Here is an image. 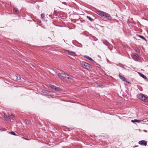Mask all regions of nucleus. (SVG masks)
Returning <instances> with one entry per match:
<instances>
[{
	"mask_svg": "<svg viewBox=\"0 0 148 148\" xmlns=\"http://www.w3.org/2000/svg\"><path fill=\"white\" fill-rule=\"evenodd\" d=\"M96 13L102 17L106 18L109 20L112 19V17L109 14L106 12L98 10L97 11Z\"/></svg>",
	"mask_w": 148,
	"mask_h": 148,
	"instance_id": "f257e3e1",
	"label": "nucleus"
},
{
	"mask_svg": "<svg viewBox=\"0 0 148 148\" xmlns=\"http://www.w3.org/2000/svg\"><path fill=\"white\" fill-rule=\"evenodd\" d=\"M137 97L138 98L144 101L148 102V97L145 95L143 94L142 93L138 94Z\"/></svg>",
	"mask_w": 148,
	"mask_h": 148,
	"instance_id": "f03ea898",
	"label": "nucleus"
},
{
	"mask_svg": "<svg viewBox=\"0 0 148 148\" xmlns=\"http://www.w3.org/2000/svg\"><path fill=\"white\" fill-rule=\"evenodd\" d=\"M81 64L83 67L87 69L90 67V65L89 64L84 62H81Z\"/></svg>",
	"mask_w": 148,
	"mask_h": 148,
	"instance_id": "7ed1b4c3",
	"label": "nucleus"
},
{
	"mask_svg": "<svg viewBox=\"0 0 148 148\" xmlns=\"http://www.w3.org/2000/svg\"><path fill=\"white\" fill-rule=\"evenodd\" d=\"M58 76L60 77L61 79H64L65 80L69 79L71 78L70 76H69V75H63L64 76H62V75H58Z\"/></svg>",
	"mask_w": 148,
	"mask_h": 148,
	"instance_id": "20e7f679",
	"label": "nucleus"
},
{
	"mask_svg": "<svg viewBox=\"0 0 148 148\" xmlns=\"http://www.w3.org/2000/svg\"><path fill=\"white\" fill-rule=\"evenodd\" d=\"M119 76L120 79H121L123 81L125 82L128 84H131L130 82L127 80V79L123 76H122L121 75H119Z\"/></svg>",
	"mask_w": 148,
	"mask_h": 148,
	"instance_id": "39448f33",
	"label": "nucleus"
},
{
	"mask_svg": "<svg viewBox=\"0 0 148 148\" xmlns=\"http://www.w3.org/2000/svg\"><path fill=\"white\" fill-rule=\"evenodd\" d=\"M12 75L13 79L14 80H18L21 79V77L19 76V75Z\"/></svg>",
	"mask_w": 148,
	"mask_h": 148,
	"instance_id": "423d86ee",
	"label": "nucleus"
},
{
	"mask_svg": "<svg viewBox=\"0 0 148 148\" xmlns=\"http://www.w3.org/2000/svg\"><path fill=\"white\" fill-rule=\"evenodd\" d=\"M138 143L140 145L146 146L147 145V142L144 140H141Z\"/></svg>",
	"mask_w": 148,
	"mask_h": 148,
	"instance_id": "0eeeda50",
	"label": "nucleus"
},
{
	"mask_svg": "<svg viewBox=\"0 0 148 148\" xmlns=\"http://www.w3.org/2000/svg\"><path fill=\"white\" fill-rule=\"evenodd\" d=\"M49 86L52 89L60 91V88L56 87L53 85H50Z\"/></svg>",
	"mask_w": 148,
	"mask_h": 148,
	"instance_id": "6e6552de",
	"label": "nucleus"
},
{
	"mask_svg": "<svg viewBox=\"0 0 148 148\" xmlns=\"http://www.w3.org/2000/svg\"><path fill=\"white\" fill-rule=\"evenodd\" d=\"M116 65L118 66H119L120 67L125 69H127V68H128V67L127 66L125 67L124 65L120 63H119V64H116Z\"/></svg>",
	"mask_w": 148,
	"mask_h": 148,
	"instance_id": "1a4fd4ad",
	"label": "nucleus"
},
{
	"mask_svg": "<svg viewBox=\"0 0 148 148\" xmlns=\"http://www.w3.org/2000/svg\"><path fill=\"white\" fill-rule=\"evenodd\" d=\"M4 117L5 118V119L7 121H10V116H8L7 114H5L4 115Z\"/></svg>",
	"mask_w": 148,
	"mask_h": 148,
	"instance_id": "9d476101",
	"label": "nucleus"
},
{
	"mask_svg": "<svg viewBox=\"0 0 148 148\" xmlns=\"http://www.w3.org/2000/svg\"><path fill=\"white\" fill-rule=\"evenodd\" d=\"M84 57L85 58L93 62L94 63H95V61L93 59H92L90 57H89L87 56H84Z\"/></svg>",
	"mask_w": 148,
	"mask_h": 148,
	"instance_id": "9b49d317",
	"label": "nucleus"
},
{
	"mask_svg": "<svg viewBox=\"0 0 148 148\" xmlns=\"http://www.w3.org/2000/svg\"><path fill=\"white\" fill-rule=\"evenodd\" d=\"M66 51L68 53H70L72 56H74L75 55V53L72 51H71L68 50H66Z\"/></svg>",
	"mask_w": 148,
	"mask_h": 148,
	"instance_id": "f8f14e48",
	"label": "nucleus"
},
{
	"mask_svg": "<svg viewBox=\"0 0 148 148\" xmlns=\"http://www.w3.org/2000/svg\"><path fill=\"white\" fill-rule=\"evenodd\" d=\"M102 42L104 44H105V45H106L107 46H108L109 45V42L107 40H103L102 41Z\"/></svg>",
	"mask_w": 148,
	"mask_h": 148,
	"instance_id": "ddd939ff",
	"label": "nucleus"
},
{
	"mask_svg": "<svg viewBox=\"0 0 148 148\" xmlns=\"http://www.w3.org/2000/svg\"><path fill=\"white\" fill-rule=\"evenodd\" d=\"M140 76L142 77L146 81H148V79L144 75H140Z\"/></svg>",
	"mask_w": 148,
	"mask_h": 148,
	"instance_id": "4468645a",
	"label": "nucleus"
},
{
	"mask_svg": "<svg viewBox=\"0 0 148 148\" xmlns=\"http://www.w3.org/2000/svg\"><path fill=\"white\" fill-rule=\"evenodd\" d=\"M131 122L133 123L137 122L138 123H139L140 122V121L137 119H134V120H132L131 121Z\"/></svg>",
	"mask_w": 148,
	"mask_h": 148,
	"instance_id": "2eb2a0df",
	"label": "nucleus"
},
{
	"mask_svg": "<svg viewBox=\"0 0 148 148\" xmlns=\"http://www.w3.org/2000/svg\"><path fill=\"white\" fill-rule=\"evenodd\" d=\"M13 11L14 12H16V14H18L19 12L18 9L15 8H14L13 9Z\"/></svg>",
	"mask_w": 148,
	"mask_h": 148,
	"instance_id": "dca6fc26",
	"label": "nucleus"
},
{
	"mask_svg": "<svg viewBox=\"0 0 148 148\" xmlns=\"http://www.w3.org/2000/svg\"><path fill=\"white\" fill-rule=\"evenodd\" d=\"M138 36L141 39H143V40L145 41H147V40L146 39H145V38L143 36H141V35H138Z\"/></svg>",
	"mask_w": 148,
	"mask_h": 148,
	"instance_id": "f3484780",
	"label": "nucleus"
},
{
	"mask_svg": "<svg viewBox=\"0 0 148 148\" xmlns=\"http://www.w3.org/2000/svg\"><path fill=\"white\" fill-rule=\"evenodd\" d=\"M87 18L91 22H92L94 21V19L91 18L90 16H87Z\"/></svg>",
	"mask_w": 148,
	"mask_h": 148,
	"instance_id": "a211bd4d",
	"label": "nucleus"
},
{
	"mask_svg": "<svg viewBox=\"0 0 148 148\" xmlns=\"http://www.w3.org/2000/svg\"><path fill=\"white\" fill-rule=\"evenodd\" d=\"M133 57L134 58L136 59H138L139 58V56L138 54H135L133 55Z\"/></svg>",
	"mask_w": 148,
	"mask_h": 148,
	"instance_id": "6ab92c4d",
	"label": "nucleus"
},
{
	"mask_svg": "<svg viewBox=\"0 0 148 148\" xmlns=\"http://www.w3.org/2000/svg\"><path fill=\"white\" fill-rule=\"evenodd\" d=\"M96 86L97 87H101L102 85L100 83H97L96 84Z\"/></svg>",
	"mask_w": 148,
	"mask_h": 148,
	"instance_id": "aec40b11",
	"label": "nucleus"
},
{
	"mask_svg": "<svg viewBox=\"0 0 148 148\" xmlns=\"http://www.w3.org/2000/svg\"><path fill=\"white\" fill-rule=\"evenodd\" d=\"M54 15H55V16H57L58 15V13L57 12L56 10H54L53 12Z\"/></svg>",
	"mask_w": 148,
	"mask_h": 148,
	"instance_id": "412c9836",
	"label": "nucleus"
},
{
	"mask_svg": "<svg viewBox=\"0 0 148 148\" xmlns=\"http://www.w3.org/2000/svg\"><path fill=\"white\" fill-rule=\"evenodd\" d=\"M10 134L12 135H14L15 136H16V134L13 132H10Z\"/></svg>",
	"mask_w": 148,
	"mask_h": 148,
	"instance_id": "4be33fe9",
	"label": "nucleus"
},
{
	"mask_svg": "<svg viewBox=\"0 0 148 148\" xmlns=\"http://www.w3.org/2000/svg\"><path fill=\"white\" fill-rule=\"evenodd\" d=\"M76 22L77 23H81V21L78 19L76 21Z\"/></svg>",
	"mask_w": 148,
	"mask_h": 148,
	"instance_id": "5701e85b",
	"label": "nucleus"
},
{
	"mask_svg": "<svg viewBox=\"0 0 148 148\" xmlns=\"http://www.w3.org/2000/svg\"><path fill=\"white\" fill-rule=\"evenodd\" d=\"M41 18H44L45 17V15H44V14H41Z\"/></svg>",
	"mask_w": 148,
	"mask_h": 148,
	"instance_id": "b1692460",
	"label": "nucleus"
},
{
	"mask_svg": "<svg viewBox=\"0 0 148 148\" xmlns=\"http://www.w3.org/2000/svg\"><path fill=\"white\" fill-rule=\"evenodd\" d=\"M10 119L11 118H13L14 117V115H13V114H11V115H10Z\"/></svg>",
	"mask_w": 148,
	"mask_h": 148,
	"instance_id": "393cba45",
	"label": "nucleus"
},
{
	"mask_svg": "<svg viewBox=\"0 0 148 148\" xmlns=\"http://www.w3.org/2000/svg\"><path fill=\"white\" fill-rule=\"evenodd\" d=\"M58 74H66L65 73H59Z\"/></svg>",
	"mask_w": 148,
	"mask_h": 148,
	"instance_id": "a878e982",
	"label": "nucleus"
},
{
	"mask_svg": "<svg viewBox=\"0 0 148 148\" xmlns=\"http://www.w3.org/2000/svg\"><path fill=\"white\" fill-rule=\"evenodd\" d=\"M136 51L138 52H140V49H138L137 51Z\"/></svg>",
	"mask_w": 148,
	"mask_h": 148,
	"instance_id": "bb28decb",
	"label": "nucleus"
},
{
	"mask_svg": "<svg viewBox=\"0 0 148 148\" xmlns=\"http://www.w3.org/2000/svg\"><path fill=\"white\" fill-rule=\"evenodd\" d=\"M138 74H142V73H139V72H138Z\"/></svg>",
	"mask_w": 148,
	"mask_h": 148,
	"instance_id": "cd10ccee",
	"label": "nucleus"
},
{
	"mask_svg": "<svg viewBox=\"0 0 148 148\" xmlns=\"http://www.w3.org/2000/svg\"><path fill=\"white\" fill-rule=\"evenodd\" d=\"M51 16V15H49V16Z\"/></svg>",
	"mask_w": 148,
	"mask_h": 148,
	"instance_id": "c85d7f7f",
	"label": "nucleus"
}]
</instances>
